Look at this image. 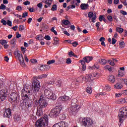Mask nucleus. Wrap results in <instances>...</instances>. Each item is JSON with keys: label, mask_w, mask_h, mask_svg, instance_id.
<instances>
[{"label": "nucleus", "mask_w": 127, "mask_h": 127, "mask_svg": "<svg viewBox=\"0 0 127 127\" xmlns=\"http://www.w3.org/2000/svg\"><path fill=\"white\" fill-rule=\"evenodd\" d=\"M78 122L82 127H93L94 126V121L90 118H80Z\"/></svg>", "instance_id": "f257e3e1"}, {"label": "nucleus", "mask_w": 127, "mask_h": 127, "mask_svg": "<svg viewBox=\"0 0 127 127\" xmlns=\"http://www.w3.org/2000/svg\"><path fill=\"white\" fill-rule=\"evenodd\" d=\"M48 116L45 115L36 122L35 127H44L48 126Z\"/></svg>", "instance_id": "f03ea898"}, {"label": "nucleus", "mask_w": 127, "mask_h": 127, "mask_svg": "<svg viewBox=\"0 0 127 127\" xmlns=\"http://www.w3.org/2000/svg\"><path fill=\"white\" fill-rule=\"evenodd\" d=\"M118 117L120 123L123 124L124 121L127 118V107H123L119 110Z\"/></svg>", "instance_id": "7ed1b4c3"}, {"label": "nucleus", "mask_w": 127, "mask_h": 127, "mask_svg": "<svg viewBox=\"0 0 127 127\" xmlns=\"http://www.w3.org/2000/svg\"><path fill=\"white\" fill-rule=\"evenodd\" d=\"M32 95V90H29V89L26 88H24L22 90H21V99L22 100L21 101H27L29 100V96L27 95Z\"/></svg>", "instance_id": "20e7f679"}, {"label": "nucleus", "mask_w": 127, "mask_h": 127, "mask_svg": "<svg viewBox=\"0 0 127 127\" xmlns=\"http://www.w3.org/2000/svg\"><path fill=\"white\" fill-rule=\"evenodd\" d=\"M62 110V106L61 105L56 106L55 108L52 109L50 112L49 116L51 118H56L60 114V112Z\"/></svg>", "instance_id": "39448f33"}, {"label": "nucleus", "mask_w": 127, "mask_h": 127, "mask_svg": "<svg viewBox=\"0 0 127 127\" xmlns=\"http://www.w3.org/2000/svg\"><path fill=\"white\" fill-rule=\"evenodd\" d=\"M45 96L48 99H50V100H53V101H55L56 99H57V97L55 95V92H53L49 88H47L45 89L44 90Z\"/></svg>", "instance_id": "423d86ee"}, {"label": "nucleus", "mask_w": 127, "mask_h": 127, "mask_svg": "<svg viewBox=\"0 0 127 127\" xmlns=\"http://www.w3.org/2000/svg\"><path fill=\"white\" fill-rule=\"evenodd\" d=\"M100 76V74L96 72L87 75V76H83L82 77V80L83 81H85L86 82H91L95 79H98Z\"/></svg>", "instance_id": "0eeeda50"}, {"label": "nucleus", "mask_w": 127, "mask_h": 127, "mask_svg": "<svg viewBox=\"0 0 127 127\" xmlns=\"http://www.w3.org/2000/svg\"><path fill=\"white\" fill-rule=\"evenodd\" d=\"M14 55L15 57L19 60L22 67H25V64H24V59H23L22 54L20 53L19 51H16L14 52Z\"/></svg>", "instance_id": "6e6552de"}, {"label": "nucleus", "mask_w": 127, "mask_h": 127, "mask_svg": "<svg viewBox=\"0 0 127 127\" xmlns=\"http://www.w3.org/2000/svg\"><path fill=\"white\" fill-rule=\"evenodd\" d=\"M20 106L22 107L23 109H27V110H29V109L32 107V101L30 100L21 101Z\"/></svg>", "instance_id": "1a4fd4ad"}, {"label": "nucleus", "mask_w": 127, "mask_h": 127, "mask_svg": "<svg viewBox=\"0 0 127 127\" xmlns=\"http://www.w3.org/2000/svg\"><path fill=\"white\" fill-rule=\"evenodd\" d=\"M32 86L31 89L32 94H35V93H37L40 89V82L38 80L34 81L32 83ZM30 90L31 91L30 89Z\"/></svg>", "instance_id": "9d476101"}, {"label": "nucleus", "mask_w": 127, "mask_h": 127, "mask_svg": "<svg viewBox=\"0 0 127 127\" xmlns=\"http://www.w3.org/2000/svg\"><path fill=\"white\" fill-rule=\"evenodd\" d=\"M17 100H19V94L16 91L11 92L9 95V101L11 103H13Z\"/></svg>", "instance_id": "9b49d317"}, {"label": "nucleus", "mask_w": 127, "mask_h": 127, "mask_svg": "<svg viewBox=\"0 0 127 127\" xmlns=\"http://www.w3.org/2000/svg\"><path fill=\"white\" fill-rule=\"evenodd\" d=\"M48 105V103H47V101L44 99V97H43V95H41L40 97V99L39 100V106H40V108H46L47 107V105Z\"/></svg>", "instance_id": "f8f14e48"}, {"label": "nucleus", "mask_w": 127, "mask_h": 127, "mask_svg": "<svg viewBox=\"0 0 127 127\" xmlns=\"http://www.w3.org/2000/svg\"><path fill=\"white\" fill-rule=\"evenodd\" d=\"M68 112L70 116H75L78 112V106L76 104L72 105L69 109Z\"/></svg>", "instance_id": "ddd939ff"}, {"label": "nucleus", "mask_w": 127, "mask_h": 127, "mask_svg": "<svg viewBox=\"0 0 127 127\" xmlns=\"http://www.w3.org/2000/svg\"><path fill=\"white\" fill-rule=\"evenodd\" d=\"M70 101V98L68 96H62L58 98V101L59 104H62V103H67Z\"/></svg>", "instance_id": "4468645a"}, {"label": "nucleus", "mask_w": 127, "mask_h": 127, "mask_svg": "<svg viewBox=\"0 0 127 127\" xmlns=\"http://www.w3.org/2000/svg\"><path fill=\"white\" fill-rule=\"evenodd\" d=\"M42 1L44 3H45V8H48V7H50V6H51L53 0H42Z\"/></svg>", "instance_id": "2eb2a0df"}, {"label": "nucleus", "mask_w": 127, "mask_h": 127, "mask_svg": "<svg viewBox=\"0 0 127 127\" xmlns=\"http://www.w3.org/2000/svg\"><path fill=\"white\" fill-rule=\"evenodd\" d=\"M6 96L7 95L5 92L4 91V90H1L0 91V99L2 102L5 100Z\"/></svg>", "instance_id": "dca6fc26"}, {"label": "nucleus", "mask_w": 127, "mask_h": 127, "mask_svg": "<svg viewBox=\"0 0 127 127\" xmlns=\"http://www.w3.org/2000/svg\"><path fill=\"white\" fill-rule=\"evenodd\" d=\"M11 116V111L9 108L5 110L4 113V118H10Z\"/></svg>", "instance_id": "f3484780"}, {"label": "nucleus", "mask_w": 127, "mask_h": 127, "mask_svg": "<svg viewBox=\"0 0 127 127\" xmlns=\"http://www.w3.org/2000/svg\"><path fill=\"white\" fill-rule=\"evenodd\" d=\"M43 115V112L42 111V108L40 107L37 108V113L36 115L38 116V117H41Z\"/></svg>", "instance_id": "a211bd4d"}, {"label": "nucleus", "mask_w": 127, "mask_h": 127, "mask_svg": "<svg viewBox=\"0 0 127 127\" xmlns=\"http://www.w3.org/2000/svg\"><path fill=\"white\" fill-rule=\"evenodd\" d=\"M83 60L85 63H90L92 60H93L92 57L87 56L83 58Z\"/></svg>", "instance_id": "6ab92c4d"}, {"label": "nucleus", "mask_w": 127, "mask_h": 127, "mask_svg": "<svg viewBox=\"0 0 127 127\" xmlns=\"http://www.w3.org/2000/svg\"><path fill=\"white\" fill-rule=\"evenodd\" d=\"M59 125H60V127H69V124L68 123L62 121L59 123Z\"/></svg>", "instance_id": "aec40b11"}, {"label": "nucleus", "mask_w": 127, "mask_h": 127, "mask_svg": "<svg viewBox=\"0 0 127 127\" xmlns=\"http://www.w3.org/2000/svg\"><path fill=\"white\" fill-rule=\"evenodd\" d=\"M80 7L82 10H86V9H88L89 8V4L87 3H82L80 5Z\"/></svg>", "instance_id": "412c9836"}, {"label": "nucleus", "mask_w": 127, "mask_h": 127, "mask_svg": "<svg viewBox=\"0 0 127 127\" xmlns=\"http://www.w3.org/2000/svg\"><path fill=\"white\" fill-rule=\"evenodd\" d=\"M100 68V65L98 64H95L93 66H89L88 69L89 70H95V69H99Z\"/></svg>", "instance_id": "4be33fe9"}, {"label": "nucleus", "mask_w": 127, "mask_h": 127, "mask_svg": "<svg viewBox=\"0 0 127 127\" xmlns=\"http://www.w3.org/2000/svg\"><path fill=\"white\" fill-rule=\"evenodd\" d=\"M47 68H48V65H41L39 67V69L40 70V71H45L47 70Z\"/></svg>", "instance_id": "5701e85b"}, {"label": "nucleus", "mask_w": 127, "mask_h": 127, "mask_svg": "<svg viewBox=\"0 0 127 127\" xmlns=\"http://www.w3.org/2000/svg\"><path fill=\"white\" fill-rule=\"evenodd\" d=\"M108 80L111 83H114L116 81V78L114 75H110L109 76Z\"/></svg>", "instance_id": "b1692460"}, {"label": "nucleus", "mask_w": 127, "mask_h": 127, "mask_svg": "<svg viewBox=\"0 0 127 127\" xmlns=\"http://www.w3.org/2000/svg\"><path fill=\"white\" fill-rule=\"evenodd\" d=\"M36 39L41 41V40H43L44 39V38L43 37V36L41 34L37 35L36 37Z\"/></svg>", "instance_id": "393cba45"}, {"label": "nucleus", "mask_w": 127, "mask_h": 127, "mask_svg": "<svg viewBox=\"0 0 127 127\" xmlns=\"http://www.w3.org/2000/svg\"><path fill=\"white\" fill-rule=\"evenodd\" d=\"M115 88L116 89H122V88H123V85H122V84H120L119 83H117L115 85Z\"/></svg>", "instance_id": "a878e982"}, {"label": "nucleus", "mask_w": 127, "mask_h": 127, "mask_svg": "<svg viewBox=\"0 0 127 127\" xmlns=\"http://www.w3.org/2000/svg\"><path fill=\"white\" fill-rule=\"evenodd\" d=\"M99 62L102 65H106V64H107V63H108V61H107V60H106L105 59H101L99 61Z\"/></svg>", "instance_id": "bb28decb"}, {"label": "nucleus", "mask_w": 127, "mask_h": 127, "mask_svg": "<svg viewBox=\"0 0 127 127\" xmlns=\"http://www.w3.org/2000/svg\"><path fill=\"white\" fill-rule=\"evenodd\" d=\"M54 86H56L57 87H61L62 86V82L61 80L58 81L54 84Z\"/></svg>", "instance_id": "cd10ccee"}, {"label": "nucleus", "mask_w": 127, "mask_h": 127, "mask_svg": "<svg viewBox=\"0 0 127 127\" xmlns=\"http://www.w3.org/2000/svg\"><path fill=\"white\" fill-rule=\"evenodd\" d=\"M116 31H117L119 33H123V32H124V29L123 28L117 27L116 28Z\"/></svg>", "instance_id": "c85d7f7f"}, {"label": "nucleus", "mask_w": 127, "mask_h": 127, "mask_svg": "<svg viewBox=\"0 0 127 127\" xmlns=\"http://www.w3.org/2000/svg\"><path fill=\"white\" fill-rule=\"evenodd\" d=\"M86 92H87L88 94H92V92H93V89H92V87H87Z\"/></svg>", "instance_id": "c756f323"}, {"label": "nucleus", "mask_w": 127, "mask_h": 127, "mask_svg": "<svg viewBox=\"0 0 127 127\" xmlns=\"http://www.w3.org/2000/svg\"><path fill=\"white\" fill-rule=\"evenodd\" d=\"M62 22L63 24H64V25H68V24H70V23H71V22L68 20H63Z\"/></svg>", "instance_id": "7c9ffc66"}, {"label": "nucleus", "mask_w": 127, "mask_h": 127, "mask_svg": "<svg viewBox=\"0 0 127 127\" xmlns=\"http://www.w3.org/2000/svg\"><path fill=\"white\" fill-rule=\"evenodd\" d=\"M51 10H52L53 11H55L57 10V5L56 4L53 5L51 9Z\"/></svg>", "instance_id": "2f4dec72"}, {"label": "nucleus", "mask_w": 127, "mask_h": 127, "mask_svg": "<svg viewBox=\"0 0 127 127\" xmlns=\"http://www.w3.org/2000/svg\"><path fill=\"white\" fill-rule=\"evenodd\" d=\"M0 44H1V45H4L5 44H7V41L5 40H0Z\"/></svg>", "instance_id": "473e14b6"}, {"label": "nucleus", "mask_w": 127, "mask_h": 127, "mask_svg": "<svg viewBox=\"0 0 127 127\" xmlns=\"http://www.w3.org/2000/svg\"><path fill=\"white\" fill-rule=\"evenodd\" d=\"M94 16H95V13H94V12H89L88 13V17H89V18H92V17H94Z\"/></svg>", "instance_id": "72a5a7b5"}, {"label": "nucleus", "mask_w": 127, "mask_h": 127, "mask_svg": "<svg viewBox=\"0 0 127 127\" xmlns=\"http://www.w3.org/2000/svg\"><path fill=\"white\" fill-rule=\"evenodd\" d=\"M96 19H97V14L96 13H94V16L92 17L91 19V22H96Z\"/></svg>", "instance_id": "f704fd0d"}, {"label": "nucleus", "mask_w": 127, "mask_h": 127, "mask_svg": "<svg viewBox=\"0 0 127 127\" xmlns=\"http://www.w3.org/2000/svg\"><path fill=\"white\" fill-rule=\"evenodd\" d=\"M125 75V73H124V71H122V70L119 71V74H118V77H123Z\"/></svg>", "instance_id": "c9c22d12"}, {"label": "nucleus", "mask_w": 127, "mask_h": 127, "mask_svg": "<svg viewBox=\"0 0 127 127\" xmlns=\"http://www.w3.org/2000/svg\"><path fill=\"white\" fill-rule=\"evenodd\" d=\"M54 63H55V60H50V61H49L47 62L48 65H50L51 64H54Z\"/></svg>", "instance_id": "e433bc0d"}, {"label": "nucleus", "mask_w": 127, "mask_h": 127, "mask_svg": "<svg viewBox=\"0 0 127 127\" xmlns=\"http://www.w3.org/2000/svg\"><path fill=\"white\" fill-rule=\"evenodd\" d=\"M62 30L64 31V34H65V35H67V36H70V34L69 33H68V32H67V31H66L65 29L62 28Z\"/></svg>", "instance_id": "4c0bfd02"}, {"label": "nucleus", "mask_w": 127, "mask_h": 127, "mask_svg": "<svg viewBox=\"0 0 127 127\" xmlns=\"http://www.w3.org/2000/svg\"><path fill=\"white\" fill-rule=\"evenodd\" d=\"M119 45H120V47H121V48H124V47H125V42L122 41L121 43H119Z\"/></svg>", "instance_id": "58836bf2"}, {"label": "nucleus", "mask_w": 127, "mask_h": 127, "mask_svg": "<svg viewBox=\"0 0 127 127\" xmlns=\"http://www.w3.org/2000/svg\"><path fill=\"white\" fill-rule=\"evenodd\" d=\"M100 25H101V22H98L96 23L95 26L97 28V30H100Z\"/></svg>", "instance_id": "ea45409f"}, {"label": "nucleus", "mask_w": 127, "mask_h": 127, "mask_svg": "<svg viewBox=\"0 0 127 127\" xmlns=\"http://www.w3.org/2000/svg\"><path fill=\"white\" fill-rule=\"evenodd\" d=\"M54 40L55 41V44H58L59 43V40L58 39V38L55 37L54 38Z\"/></svg>", "instance_id": "a19ab883"}, {"label": "nucleus", "mask_w": 127, "mask_h": 127, "mask_svg": "<svg viewBox=\"0 0 127 127\" xmlns=\"http://www.w3.org/2000/svg\"><path fill=\"white\" fill-rule=\"evenodd\" d=\"M37 6L41 9L42 8V6H43V4H42V2H40L37 4Z\"/></svg>", "instance_id": "79ce46f5"}, {"label": "nucleus", "mask_w": 127, "mask_h": 127, "mask_svg": "<svg viewBox=\"0 0 127 127\" xmlns=\"http://www.w3.org/2000/svg\"><path fill=\"white\" fill-rule=\"evenodd\" d=\"M15 40H16V38H14L13 39H12V40L10 41V44H12V45H14V44H15Z\"/></svg>", "instance_id": "37998d69"}, {"label": "nucleus", "mask_w": 127, "mask_h": 127, "mask_svg": "<svg viewBox=\"0 0 127 127\" xmlns=\"http://www.w3.org/2000/svg\"><path fill=\"white\" fill-rule=\"evenodd\" d=\"M51 31H52V32H53V33H54L55 35H57V31H56V30H55L54 29V27H52L51 29Z\"/></svg>", "instance_id": "c03bdc74"}, {"label": "nucleus", "mask_w": 127, "mask_h": 127, "mask_svg": "<svg viewBox=\"0 0 127 127\" xmlns=\"http://www.w3.org/2000/svg\"><path fill=\"white\" fill-rule=\"evenodd\" d=\"M121 2H122V3L124 4L125 6H127V0H121Z\"/></svg>", "instance_id": "a18cd8bd"}, {"label": "nucleus", "mask_w": 127, "mask_h": 127, "mask_svg": "<svg viewBox=\"0 0 127 127\" xmlns=\"http://www.w3.org/2000/svg\"><path fill=\"white\" fill-rule=\"evenodd\" d=\"M7 22H6V21L3 19L1 20V23H2L3 25H6Z\"/></svg>", "instance_id": "49530a36"}, {"label": "nucleus", "mask_w": 127, "mask_h": 127, "mask_svg": "<svg viewBox=\"0 0 127 127\" xmlns=\"http://www.w3.org/2000/svg\"><path fill=\"white\" fill-rule=\"evenodd\" d=\"M107 19H108L109 21L111 22V21H113V17L111 15H108L107 16Z\"/></svg>", "instance_id": "de8ad7c7"}, {"label": "nucleus", "mask_w": 127, "mask_h": 127, "mask_svg": "<svg viewBox=\"0 0 127 127\" xmlns=\"http://www.w3.org/2000/svg\"><path fill=\"white\" fill-rule=\"evenodd\" d=\"M5 7H6V6L4 4H1L0 6V9H5Z\"/></svg>", "instance_id": "09e8293b"}, {"label": "nucleus", "mask_w": 127, "mask_h": 127, "mask_svg": "<svg viewBox=\"0 0 127 127\" xmlns=\"http://www.w3.org/2000/svg\"><path fill=\"white\" fill-rule=\"evenodd\" d=\"M24 30V26L23 25H20L19 26V31H22V30Z\"/></svg>", "instance_id": "8fccbe9b"}, {"label": "nucleus", "mask_w": 127, "mask_h": 127, "mask_svg": "<svg viewBox=\"0 0 127 127\" xmlns=\"http://www.w3.org/2000/svg\"><path fill=\"white\" fill-rule=\"evenodd\" d=\"M16 10H18V11H20V10H22V7L21 6H18L16 7Z\"/></svg>", "instance_id": "3c124183"}, {"label": "nucleus", "mask_w": 127, "mask_h": 127, "mask_svg": "<svg viewBox=\"0 0 127 127\" xmlns=\"http://www.w3.org/2000/svg\"><path fill=\"white\" fill-rule=\"evenodd\" d=\"M44 38L46 40H50L51 39V37H50L49 35L45 36Z\"/></svg>", "instance_id": "603ef678"}, {"label": "nucleus", "mask_w": 127, "mask_h": 127, "mask_svg": "<svg viewBox=\"0 0 127 127\" xmlns=\"http://www.w3.org/2000/svg\"><path fill=\"white\" fill-rule=\"evenodd\" d=\"M79 62H80L81 65H82V66L85 65L86 62H85V61H84V59H83V60H81L79 61Z\"/></svg>", "instance_id": "864d4df0"}, {"label": "nucleus", "mask_w": 127, "mask_h": 127, "mask_svg": "<svg viewBox=\"0 0 127 127\" xmlns=\"http://www.w3.org/2000/svg\"><path fill=\"white\" fill-rule=\"evenodd\" d=\"M23 4L24 5H29V4H30V2L29 1H25L24 2H23Z\"/></svg>", "instance_id": "5fc2aeb1"}, {"label": "nucleus", "mask_w": 127, "mask_h": 127, "mask_svg": "<svg viewBox=\"0 0 127 127\" xmlns=\"http://www.w3.org/2000/svg\"><path fill=\"white\" fill-rule=\"evenodd\" d=\"M28 13H27V12H24V13H23L22 14V18H24L26 16H27Z\"/></svg>", "instance_id": "6e6d98bb"}, {"label": "nucleus", "mask_w": 127, "mask_h": 127, "mask_svg": "<svg viewBox=\"0 0 127 127\" xmlns=\"http://www.w3.org/2000/svg\"><path fill=\"white\" fill-rule=\"evenodd\" d=\"M117 43V40L114 39V38H112V44H113V45H115V44H116V43Z\"/></svg>", "instance_id": "4d7b16f0"}, {"label": "nucleus", "mask_w": 127, "mask_h": 127, "mask_svg": "<svg viewBox=\"0 0 127 127\" xmlns=\"http://www.w3.org/2000/svg\"><path fill=\"white\" fill-rule=\"evenodd\" d=\"M72 46L74 47H77L78 45V42H74L73 43H72Z\"/></svg>", "instance_id": "13d9d810"}, {"label": "nucleus", "mask_w": 127, "mask_h": 127, "mask_svg": "<svg viewBox=\"0 0 127 127\" xmlns=\"http://www.w3.org/2000/svg\"><path fill=\"white\" fill-rule=\"evenodd\" d=\"M108 62H110V64L111 66H115V63L114 61H108Z\"/></svg>", "instance_id": "bf43d9fd"}, {"label": "nucleus", "mask_w": 127, "mask_h": 127, "mask_svg": "<svg viewBox=\"0 0 127 127\" xmlns=\"http://www.w3.org/2000/svg\"><path fill=\"white\" fill-rule=\"evenodd\" d=\"M72 62V61H71V59L70 58H68L67 60H66V63L67 64H71Z\"/></svg>", "instance_id": "052dcab7"}, {"label": "nucleus", "mask_w": 127, "mask_h": 127, "mask_svg": "<svg viewBox=\"0 0 127 127\" xmlns=\"http://www.w3.org/2000/svg\"><path fill=\"white\" fill-rule=\"evenodd\" d=\"M47 75L48 74H42L40 76L39 78L40 79H42V78H46V77H47Z\"/></svg>", "instance_id": "680f3d73"}, {"label": "nucleus", "mask_w": 127, "mask_h": 127, "mask_svg": "<svg viewBox=\"0 0 127 127\" xmlns=\"http://www.w3.org/2000/svg\"><path fill=\"white\" fill-rule=\"evenodd\" d=\"M120 12L122 13V14H123V15H127V11H126L121 10Z\"/></svg>", "instance_id": "e2e57ef3"}, {"label": "nucleus", "mask_w": 127, "mask_h": 127, "mask_svg": "<svg viewBox=\"0 0 127 127\" xmlns=\"http://www.w3.org/2000/svg\"><path fill=\"white\" fill-rule=\"evenodd\" d=\"M7 24L8 25V26H11L12 23L11 22V21L7 20Z\"/></svg>", "instance_id": "0e129e2a"}, {"label": "nucleus", "mask_w": 127, "mask_h": 127, "mask_svg": "<svg viewBox=\"0 0 127 127\" xmlns=\"http://www.w3.org/2000/svg\"><path fill=\"white\" fill-rule=\"evenodd\" d=\"M104 16L100 15L99 18V21L101 22L103 21V19H104Z\"/></svg>", "instance_id": "69168bd1"}, {"label": "nucleus", "mask_w": 127, "mask_h": 127, "mask_svg": "<svg viewBox=\"0 0 127 127\" xmlns=\"http://www.w3.org/2000/svg\"><path fill=\"white\" fill-rule=\"evenodd\" d=\"M28 9L30 12H34V9L33 8H28Z\"/></svg>", "instance_id": "338daca9"}, {"label": "nucleus", "mask_w": 127, "mask_h": 127, "mask_svg": "<svg viewBox=\"0 0 127 127\" xmlns=\"http://www.w3.org/2000/svg\"><path fill=\"white\" fill-rule=\"evenodd\" d=\"M53 127H60V125H59V123L55 124Z\"/></svg>", "instance_id": "774afa93"}]
</instances>
